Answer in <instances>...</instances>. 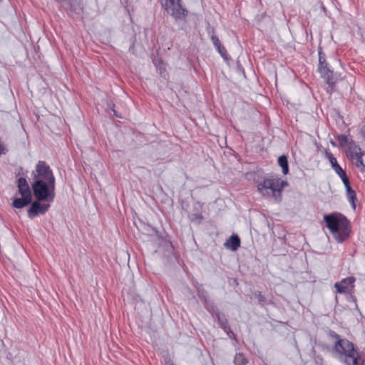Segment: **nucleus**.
Masks as SVG:
<instances>
[{"label": "nucleus", "instance_id": "obj_1", "mask_svg": "<svg viewBox=\"0 0 365 365\" xmlns=\"http://www.w3.org/2000/svg\"><path fill=\"white\" fill-rule=\"evenodd\" d=\"M334 354L346 365H365V359L359 356L354 344L346 339H340L336 335Z\"/></svg>", "mask_w": 365, "mask_h": 365}, {"label": "nucleus", "instance_id": "obj_2", "mask_svg": "<svg viewBox=\"0 0 365 365\" xmlns=\"http://www.w3.org/2000/svg\"><path fill=\"white\" fill-rule=\"evenodd\" d=\"M324 220L329 231L338 242H342L349 235V220L341 214L333 213L324 216Z\"/></svg>", "mask_w": 365, "mask_h": 365}, {"label": "nucleus", "instance_id": "obj_3", "mask_svg": "<svg viewBox=\"0 0 365 365\" xmlns=\"http://www.w3.org/2000/svg\"><path fill=\"white\" fill-rule=\"evenodd\" d=\"M287 185V182L279 178H266L257 184V190L264 197L279 202L282 200V190Z\"/></svg>", "mask_w": 365, "mask_h": 365}, {"label": "nucleus", "instance_id": "obj_4", "mask_svg": "<svg viewBox=\"0 0 365 365\" xmlns=\"http://www.w3.org/2000/svg\"><path fill=\"white\" fill-rule=\"evenodd\" d=\"M56 184H48L41 180H35L31 185L34 195L38 200L52 202L55 197Z\"/></svg>", "mask_w": 365, "mask_h": 365}, {"label": "nucleus", "instance_id": "obj_5", "mask_svg": "<svg viewBox=\"0 0 365 365\" xmlns=\"http://www.w3.org/2000/svg\"><path fill=\"white\" fill-rule=\"evenodd\" d=\"M32 175L35 180H41L48 184H56V178L53 173L44 161H39L33 171Z\"/></svg>", "mask_w": 365, "mask_h": 365}, {"label": "nucleus", "instance_id": "obj_6", "mask_svg": "<svg viewBox=\"0 0 365 365\" xmlns=\"http://www.w3.org/2000/svg\"><path fill=\"white\" fill-rule=\"evenodd\" d=\"M160 1L167 13L175 19H180L186 16L187 11L181 6L180 0H160Z\"/></svg>", "mask_w": 365, "mask_h": 365}, {"label": "nucleus", "instance_id": "obj_7", "mask_svg": "<svg viewBox=\"0 0 365 365\" xmlns=\"http://www.w3.org/2000/svg\"><path fill=\"white\" fill-rule=\"evenodd\" d=\"M349 154L356 167H364L365 152L361 151V148L354 142L349 143Z\"/></svg>", "mask_w": 365, "mask_h": 365}, {"label": "nucleus", "instance_id": "obj_8", "mask_svg": "<svg viewBox=\"0 0 365 365\" xmlns=\"http://www.w3.org/2000/svg\"><path fill=\"white\" fill-rule=\"evenodd\" d=\"M50 207L49 204L41 203L35 201L31 203L30 208L28 210V215L30 218H33L39 215L45 214Z\"/></svg>", "mask_w": 365, "mask_h": 365}, {"label": "nucleus", "instance_id": "obj_9", "mask_svg": "<svg viewBox=\"0 0 365 365\" xmlns=\"http://www.w3.org/2000/svg\"><path fill=\"white\" fill-rule=\"evenodd\" d=\"M356 279L354 277H349L341 279L339 282L334 284V287L338 293L343 294L349 292L354 287V283Z\"/></svg>", "mask_w": 365, "mask_h": 365}, {"label": "nucleus", "instance_id": "obj_10", "mask_svg": "<svg viewBox=\"0 0 365 365\" xmlns=\"http://www.w3.org/2000/svg\"><path fill=\"white\" fill-rule=\"evenodd\" d=\"M318 69L321 76L325 79L330 86H333L336 83L337 78L334 77L332 71L328 68L327 63L324 64V66H319Z\"/></svg>", "mask_w": 365, "mask_h": 365}, {"label": "nucleus", "instance_id": "obj_11", "mask_svg": "<svg viewBox=\"0 0 365 365\" xmlns=\"http://www.w3.org/2000/svg\"><path fill=\"white\" fill-rule=\"evenodd\" d=\"M18 190L21 196L31 197V192L29 185V183L26 178H19L18 179Z\"/></svg>", "mask_w": 365, "mask_h": 365}, {"label": "nucleus", "instance_id": "obj_12", "mask_svg": "<svg viewBox=\"0 0 365 365\" xmlns=\"http://www.w3.org/2000/svg\"><path fill=\"white\" fill-rule=\"evenodd\" d=\"M217 318L219 321L220 325L223 329V330L227 334V335L231 338L235 336L234 333L232 331L230 327L228 324L227 319L225 316L220 313L217 312L216 314Z\"/></svg>", "mask_w": 365, "mask_h": 365}, {"label": "nucleus", "instance_id": "obj_13", "mask_svg": "<svg viewBox=\"0 0 365 365\" xmlns=\"http://www.w3.org/2000/svg\"><path fill=\"white\" fill-rule=\"evenodd\" d=\"M225 246L232 251H235L240 246V238L237 235L231 236L225 243Z\"/></svg>", "mask_w": 365, "mask_h": 365}, {"label": "nucleus", "instance_id": "obj_14", "mask_svg": "<svg viewBox=\"0 0 365 365\" xmlns=\"http://www.w3.org/2000/svg\"><path fill=\"white\" fill-rule=\"evenodd\" d=\"M346 197L354 210L356 209V194L351 185L345 187Z\"/></svg>", "mask_w": 365, "mask_h": 365}, {"label": "nucleus", "instance_id": "obj_15", "mask_svg": "<svg viewBox=\"0 0 365 365\" xmlns=\"http://www.w3.org/2000/svg\"><path fill=\"white\" fill-rule=\"evenodd\" d=\"M32 197L27 196H22L21 198H16L13 201V206L16 208H22L31 202Z\"/></svg>", "mask_w": 365, "mask_h": 365}, {"label": "nucleus", "instance_id": "obj_16", "mask_svg": "<svg viewBox=\"0 0 365 365\" xmlns=\"http://www.w3.org/2000/svg\"><path fill=\"white\" fill-rule=\"evenodd\" d=\"M278 165L282 168V173L287 175L289 172L287 158L285 155L279 156L277 160Z\"/></svg>", "mask_w": 365, "mask_h": 365}, {"label": "nucleus", "instance_id": "obj_17", "mask_svg": "<svg viewBox=\"0 0 365 365\" xmlns=\"http://www.w3.org/2000/svg\"><path fill=\"white\" fill-rule=\"evenodd\" d=\"M247 362L245 356L242 353L236 354L234 358V363L235 365H245Z\"/></svg>", "mask_w": 365, "mask_h": 365}, {"label": "nucleus", "instance_id": "obj_18", "mask_svg": "<svg viewBox=\"0 0 365 365\" xmlns=\"http://www.w3.org/2000/svg\"><path fill=\"white\" fill-rule=\"evenodd\" d=\"M189 218L192 222L196 225L200 224L203 219L202 215L201 214L197 213L189 215Z\"/></svg>", "mask_w": 365, "mask_h": 365}, {"label": "nucleus", "instance_id": "obj_19", "mask_svg": "<svg viewBox=\"0 0 365 365\" xmlns=\"http://www.w3.org/2000/svg\"><path fill=\"white\" fill-rule=\"evenodd\" d=\"M340 178L341 179V181L343 182L344 185V187H346V186H349L351 185L350 184V181L346 174V173L344 172V174H341V175H339Z\"/></svg>", "mask_w": 365, "mask_h": 365}, {"label": "nucleus", "instance_id": "obj_20", "mask_svg": "<svg viewBox=\"0 0 365 365\" xmlns=\"http://www.w3.org/2000/svg\"><path fill=\"white\" fill-rule=\"evenodd\" d=\"M210 38H211V41L215 48L220 47V45H221V43L217 36L212 34L210 36Z\"/></svg>", "mask_w": 365, "mask_h": 365}, {"label": "nucleus", "instance_id": "obj_21", "mask_svg": "<svg viewBox=\"0 0 365 365\" xmlns=\"http://www.w3.org/2000/svg\"><path fill=\"white\" fill-rule=\"evenodd\" d=\"M216 49L217 50V51L220 53L222 58H227V50L222 44L220 45V47H217Z\"/></svg>", "mask_w": 365, "mask_h": 365}, {"label": "nucleus", "instance_id": "obj_22", "mask_svg": "<svg viewBox=\"0 0 365 365\" xmlns=\"http://www.w3.org/2000/svg\"><path fill=\"white\" fill-rule=\"evenodd\" d=\"M337 140H338L339 143H340V145L342 146L345 145L348 142V138L344 135H341L338 136Z\"/></svg>", "mask_w": 365, "mask_h": 365}, {"label": "nucleus", "instance_id": "obj_23", "mask_svg": "<svg viewBox=\"0 0 365 365\" xmlns=\"http://www.w3.org/2000/svg\"><path fill=\"white\" fill-rule=\"evenodd\" d=\"M332 169L339 176L341 175V174H344V173L345 172L339 164L335 165Z\"/></svg>", "mask_w": 365, "mask_h": 365}, {"label": "nucleus", "instance_id": "obj_24", "mask_svg": "<svg viewBox=\"0 0 365 365\" xmlns=\"http://www.w3.org/2000/svg\"><path fill=\"white\" fill-rule=\"evenodd\" d=\"M328 158L332 168L334 167L335 165H338L336 158H334L331 154H329Z\"/></svg>", "mask_w": 365, "mask_h": 365}, {"label": "nucleus", "instance_id": "obj_25", "mask_svg": "<svg viewBox=\"0 0 365 365\" xmlns=\"http://www.w3.org/2000/svg\"><path fill=\"white\" fill-rule=\"evenodd\" d=\"M319 66H324V64L327 63L325 57L322 55L321 52L319 53Z\"/></svg>", "mask_w": 365, "mask_h": 365}, {"label": "nucleus", "instance_id": "obj_26", "mask_svg": "<svg viewBox=\"0 0 365 365\" xmlns=\"http://www.w3.org/2000/svg\"><path fill=\"white\" fill-rule=\"evenodd\" d=\"M358 168H359L361 171H365V158H364V167H357Z\"/></svg>", "mask_w": 365, "mask_h": 365}, {"label": "nucleus", "instance_id": "obj_27", "mask_svg": "<svg viewBox=\"0 0 365 365\" xmlns=\"http://www.w3.org/2000/svg\"><path fill=\"white\" fill-rule=\"evenodd\" d=\"M4 148L2 145L0 144V155L4 153Z\"/></svg>", "mask_w": 365, "mask_h": 365}, {"label": "nucleus", "instance_id": "obj_28", "mask_svg": "<svg viewBox=\"0 0 365 365\" xmlns=\"http://www.w3.org/2000/svg\"><path fill=\"white\" fill-rule=\"evenodd\" d=\"M361 133H363L364 136L365 137V129H361Z\"/></svg>", "mask_w": 365, "mask_h": 365}, {"label": "nucleus", "instance_id": "obj_29", "mask_svg": "<svg viewBox=\"0 0 365 365\" xmlns=\"http://www.w3.org/2000/svg\"><path fill=\"white\" fill-rule=\"evenodd\" d=\"M113 113H115V115L116 116H118V115H117V114L115 113V110H113Z\"/></svg>", "mask_w": 365, "mask_h": 365}, {"label": "nucleus", "instance_id": "obj_30", "mask_svg": "<svg viewBox=\"0 0 365 365\" xmlns=\"http://www.w3.org/2000/svg\"><path fill=\"white\" fill-rule=\"evenodd\" d=\"M170 365H173V364H170Z\"/></svg>", "mask_w": 365, "mask_h": 365}]
</instances>
